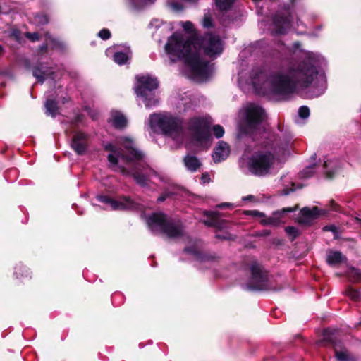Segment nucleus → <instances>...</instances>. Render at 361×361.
<instances>
[{"label": "nucleus", "instance_id": "6e6552de", "mask_svg": "<svg viewBox=\"0 0 361 361\" xmlns=\"http://www.w3.org/2000/svg\"><path fill=\"white\" fill-rule=\"evenodd\" d=\"M136 79L135 90L137 97L142 100L146 108L155 106L159 102L154 92L159 85L157 80L148 75H137Z\"/></svg>", "mask_w": 361, "mask_h": 361}, {"label": "nucleus", "instance_id": "58836bf2", "mask_svg": "<svg viewBox=\"0 0 361 361\" xmlns=\"http://www.w3.org/2000/svg\"><path fill=\"white\" fill-rule=\"evenodd\" d=\"M312 167H308L303 172H302V176L303 177L305 178H308V177H310L312 176V174L313 173V171H312Z\"/></svg>", "mask_w": 361, "mask_h": 361}, {"label": "nucleus", "instance_id": "423d86ee", "mask_svg": "<svg viewBox=\"0 0 361 361\" xmlns=\"http://www.w3.org/2000/svg\"><path fill=\"white\" fill-rule=\"evenodd\" d=\"M280 161L269 151H259L250 159L248 167L250 172L257 176H265L279 168Z\"/></svg>", "mask_w": 361, "mask_h": 361}, {"label": "nucleus", "instance_id": "0eeeda50", "mask_svg": "<svg viewBox=\"0 0 361 361\" xmlns=\"http://www.w3.org/2000/svg\"><path fill=\"white\" fill-rule=\"evenodd\" d=\"M209 121L204 118H193L188 124V129L192 136V144L197 149H207L212 144L209 133Z\"/></svg>", "mask_w": 361, "mask_h": 361}, {"label": "nucleus", "instance_id": "aec40b11", "mask_svg": "<svg viewBox=\"0 0 361 361\" xmlns=\"http://www.w3.org/2000/svg\"><path fill=\"white\" fill-rule=\"evenodd\" d=\"M183 161L186 169L192 172L196 171L201 166L200 160L192 155L185 156Z\"/></svg>", "mask_w": 361, "mask_h": 361}, {"label": "nucleus", "instance_id": "4be33fe9", "mask_svg": "<svg viewBox=\"0 0 361 361\" xmlns=\"http://www.w3.org/2000/svg\"><path fill=\"white\" fill-rule=\"evenodd\" d=\"M129 59H130L129 51H127V52L117 51L114 55V61L119 65L125 64L129 60Z\"/></svg>", "mask_w": 361, "mask_h": 361}, {"label": "nucleus", "instance_id": "2eb2a0df", "mask_svg": "<svg viewBox=\"0 0 361 361\" xmlns=\"http://www.w3.org/2000/svg\"><path fill=\"white\" fill-rule=\"evenodd\" d=\"M87 146V135L83 133L78 132L73 136L71 147L78 154H83Z\"/></svg>", "mask_w": 361, "mask_h": 361}, {"label": "nucleus", "instance_id": "f03ea898", "mask_svg": "<svg viewBox=\"0 0 361 361\" xmlns=\"http://www.w3.org/2000/svg\"><path fill=\"white\" fill-rule=\"evenodd\" d=\"M197 44L194 39L174 33L168 38L164 48L171 61L184 60L190 68L193 79L197 82H204L211 76L212 66L200 59Z\"/></svg>", "mask_w": 361, "mask_h": 361}, {"label": "nucleus", "instance_id": "412c9836", "mask_svg": "<svg viewBox=\"0 0 361 361\" xmlns=\"http://www.w3.org/2000/svg\"><path fill=\"white\" fill-rule=\"evenodd\" d=\"M111 121L112 125L116 128H122L127 124V120L125 116L118 112H113L111 114Z\"/></svg>", "mask_w": 361, "mask_h": 361}, {"label": "nucleus", "instance_id": "c756f323", "mask_svg": "<svg viewBox=\"0 0 361 361\" xmlns=\"http://www.w3.org/2000/svg\"><path fill=\"white\" fill-rule=\"evenodd\" d=\"M212 130H213L214 134L216 138H220V137H223V135L224 134V129L220 125L214 126Z\"/></svg>", "mask_w": 361, "mask_h": 361}, {"label": "nucleus", "instance_id": "5fc2aeb1", "mask_svg": "<svg viewBox=\"0 0 361 361\" xmlns=\"http://www.w3.org/2000/svg\"><path fill=\"white\" fill-rule=\"evenodd\" d=\"M185 251L187 252H190L189 249H185Z\"/></svg>", "mask_w": 361, "mask_h": 361}, {"label": "nucleus", "instance_id": "20e7f679", "mask_svg": "<svg viewBox=\"0 0 361 361\" xmlns=\"http://www.w3.org/2000/svg\"><path fill=\"white\" fill-rule=\"evenodd\" d=\"M149 125L152 129H159L173 140H179L182 137L181 121L170 114H153L149 117Z\"/></svg>", "mask_w": 361, "mask_h": 361}, {"label": "nucleus", "instance_id": "39448f33", "mask_svg": "<svg viewBox=\"0 0 361 361\" xmlns=\"http://www.w3.org/2000/svg\"><path fill=\"white\" fill-rule=\"evenodd\" d=\"M147 225L153 233H164L170 238H179L183 233L181 224L167 219L163 213H154L147 219Z\"/></svg>", "mask_w": 361, "mask_h": 361}, {"label": "nucleus", "instance_id": "4468645a", "mask_svg": "<svg viewBox=\"0 0 361 361\" xmlns=\"http://www.w3.org/2000/svg\"><path fill=\"white\" fill-rule=\"evenodd\" d=\"M274 25L276 27V33L283 34L292 25V16L287 13V15H276L274 20Z\"/></svg>", "mask_w": 361, "mask_h": 361}, {"label": "nucleus", "instance_id": "393cba45", "mask_svg": "<svg viewBox=\"0 0 361 361\" xmlns=\"http://www.w3.org/2000/svg\"><path fill=\"white\" fill-rule=\"evenodd\" d=\"M217 8L221 11L227 10L231 7L235 0H214Z\"/></svg>", "mask_w": 361, "mask_h": 361}, {"label": "nucleus", "instance_id": "79ce46f5", "mask_svg": "<svg viewBox=\"0 0 361 361\" xmlns=\"http://www.w3.org/2000/svg\"><path fill=\"white\" fill-rule=\"evenodd\" d=\"M21 269H25V268L23 267V266H18L16 268V271H15V274L17 275V276H23V274L18 272V271H20Z\"/></svg>", "mask_w": 361, "mask_h": 361}, {"label": "nucleus", "instance_id": "6e6d98bb", "mask_svg": "<svg viewBox=\"0 0 361 361\" xmlns=\"http://www.w3.org/2000/svg\"><path fill=\"white\" fill-rule=\"evenodd\" d=\"M2 51V47L0 45V54L1 53Z\"/></svg>", "mask_w": 361, "mask_h": 361}, {"label": "nucleus", "instance_id": "c85d7f7f", "mask_svg": "<svg viewBox=\"0 0 361 361\" xmlns=\"http://www.w3.org/2000/svg\"><path fill=\"white\" fill-rule=\"evenodd\" d=\"M35 23L37 25H44L48 23V18L44 14H37L34 18Z\"/></svg>", "mask_w": 361, "mask_h": 361}, {"label": "nucleus", "instance_id": "37998d69", "mask_svg": "<svg viewBox=\"0 0 361 361\" xmlns=\"http://www.w3.org/2000/svg\"><path fill=\"white\" fill-rule=\"evenodd\" d=\"M324 231H335L336 230V227L334 226H326L324 228Z\"/></svg>", "mask_w": 361, "mask_h": 361}, {"label": "nucleus", "instance_id": "f704fd0d", "mask_svg": "<svg viewBox=\"0 0 361 361\" xmlns=\"http://www.w3.org/2000/svg\"><path fill=\"white\" fill-rule=\"evenodd\" d=\"M286 232L289 235H292L293 237H295L298 234L297 229L293 226H287L286 228Z\"/></svg>", "mask_w": 361, "mask_h": 361}, {"label": "nucleus", "instance_id": "a878e982", "mask_svg": "<svg viewBox=\"0 0 361 361\" xmlns=\"http://www.w3.org/2000/svg\"><path fill=\"white\" fill-rule=\"evenodd\" d=\"M48 71H42L39 68H35L33 70V75L37 79V80L40 82H43L45 80V78L48 76Z\"/></svg>", "mask_w": 361, "mask_h": 361}, {"label": "nucleus", "instance_id": "a211bd4d", "mask_svg": "<svg viewBox=\"0 0 361 361\" xmlns=\"http://www.w3.org/2000/svg\"><path fill=\"white\" fill-rule=\"evenodd\" d=\"M346 262V257L339 251L329 250L326 254V262L330 266H338Z\"/></svg>", "mask_w": 361, "mask_h": 361}, {"label": "nucleus", "instance_id": "a19ab883", "mask_svg": "<svg viewBox=\"0 0 361 361\" xmlns=\"http://www.w3.org/2000/svg\"><path fill=\"white\" fill-rule=\"evenodd\" d=\"M171 195V193L170 192H166L162 195H161L160 197H158L157 199V201L159 202H161L163 201H164L166 200V198L169 196H170Z\"/></svg>", "mask_w": 361, "mask_h": 361}, {"label": "nucleus", "instance_id": "6ab92c4d", "mask_svg": "<svg viewBox=\"0 0 361 361\" xmlns=\"http://www.w3.org/2000/svg\"><path fill=\"white\" fill-rule=\"evenodd\" d=\"M290 146V139L286 138L283 140H275L271 145V149L278 155L284 154Z\"/></svg>", "mask_w": 361, "mask_h": 361}, {"label": "nucleus", "instance_id": "bf43d9fd", "mask_svg": "<svg viewBox=\"0 0 361 361\" xmlns=\"http://www.w3.org/2000/svg\"><path fill=\"white\" fill-rule=\"evenodd\" d=\"M42 48L46 49L47 47H42Z\"/></svg>", "mask_w": 361, "mask_h": 361}, {"label": "nucleus", "instance_id": "052dcab7", "mask_svg": "<svg viewBox=\"0 0 361 361\" xmlns=\"http://www.w3.org/2000/svg\"><path fill=\"white\" fill-rule=\"evenodd\" d=\"M1 13V11H0V13Z\"/></svg>", "mask_w": 361, "mask_h": 361}, {"label": "nucleus", "instance_id": "c03bdc74", "mask_svg": "<svg viewBox=\"0 0 361 361\" xmlns=\"http://www.w3.org/2000/svg\"><path fill=\"white\" fill-rule=\"evenodd\" d=\"M334 161H324V166L325 169H327L328 167L334 166Z\"/></svg>", "mask_w": 361, "mask_h": 361}, {"label": "nucleus", "instance_id": "5701e85b", "mask_svg": "<svg viewBox=\"0 0 361 361\" xmlns=\"http://www.w3.org/2000/svg\"><path fill=\"white\" fill-rule=\"evenodd\" d=\"M46 113L49 116L54 117L58 114L57 104L54 101L48 100L45 104Z\"/></svg>", "mask_w": 361, "mask_h": 361}, {"label": "nucleus", "instance_id": "8fccbe9b", "mask_svg": "<svg viewBox=\"0 0 361 361\" xmlns=\"http://www.w3.org/2000/svg\"><path fill=\"white\" fill-rule=\"evenodd\" d=\"M48 40H49V42H47V44L49 43H54V39H52L51 37H49Z\"/></svg>", "mask_w": 361, "mask_h": 361}, {"label": "nucleus", "instance_id": "1a4fd4ad", "mask_svg": "<svg viewBox=\"0 0 361 361\" xmlns=\"http://www.w3.org/2000/svg\"><path fill=\"white\" fill-rule=\"evenodd\" d=\"M242 125L245 131L252 133L259 129L265 118L264 109L255 104H248L243 107L241 112Z\"/></svg>", "mask_w": 361, "mask_h": 361}, {"label": "nucleus", "instance_id": "f257e3e1", "mask_svg": "<svg viewBox=\"0 0 361 361\" xmlns=\"http://www.w3.org/2000/svg\"><path fill=\"white\" fill-rule=\"evenodd\" d=\"M307 61L308 64H288L273 71L254 70L251 84L259 94H286L293 92L297 86L309 87L316 79L317 92L310 97H318L326 88L325 78L318 74L314 66L319 61V56L309 53Z\"/></svg>", "mask_w": 361, "mask_h": 361}, {"label": "nucleus", "instance_id": "3c124183", "mask_svg": "<svg viewBox=\"0 0 361 361\" xmlns=\"http://www.w3.org/2000/svg\"><path fill=\"white\" fill-rule=\"evenodd\" d=\"M331 204H332V209L333 210H336V208L334 207L335 206V203L334 201H331Z\"/></svg>", "mask_w": 361, "mask_h": 361}, {"label": "nucleus", "instance_id": "e433bc0d", "mask_svg": "<svg viewBox=\"0 0 361 361\" xmlns=\"http://www.w3.org/2000/svg\"><path fill=\"white\" fill-rule=\"evenodd\" d=\"M203 25L205 27H209L212 25V20L210 16H205L203 19Z\"/></svg>", "mask_w": 361, "mask_h": 361}, {"label": "nucleus", "instance_id": "ddd939ff", "mask_svg": "<svg viewBox=\"0 0 361 361\" xmlns=\"http://www.w3.org/2000/svg\"><path fill=\"white\" fill-rule=\"evenodd\" d=\"M297 208L298 207L295 206L293 207H286L281 210H277L276 212H274L271 216L265 217V219H262V220H260V222L263 225L266 226H279L281 224L284 223L283 218L285 214L295 212L297 209Z\"/></svg>", "mask_w": 361, "mask_h": 361}, {"label": "nucleus", "instance_id": "9d476101", "mask_svg": "<svg viewBox=\"0 0 361 361\" xmlns=\"http://www.w3.org/2000/svg\"><path fill=\"white\" fill-rule=\"evenodd\" d=\"M195 42L197 43V48L200 51V54L203 50L204 54L210 58H215L220 55L224 49L221 39L212 34H207L201 39H195ZM200 59L204 61L200 56Z\"/></svg>", "mask_w": 361, "mask_h": 361}, {"label": "nucleus", "instance_id": "ea45409f", "mask_svg": "<svg viewBox=\"0 0 361 361\" xmlns=\"http://www.w3.org/2000/svg\"><path fill=\"white\" fill-rule=\"evenodd\" d=\"M201 179L204 183L210 182V176L208 173L202 174Z\"/></svg>", "mask_w": 361, "mask_h": 361}, {"label": "nucleus", "instance_id": "dca6fc26", "mask_svg": "<svg viewBox=\"0 0 361 361\" xmlns=\"http://www.w3.org/2000/svg\"><path fill=\"white\" fill-rule=\"evenodd\" d=\"M300 221L303 224H308L314 219L320 215L326 214L325 210L319 209L318 207H314L312 209L309 207H304L300 210Z\"/></svg>", "mask_w": 361, "mask_h": 361}, {"label": "nucleus", "instance_id": "473e14b6", "mask_svg": "<svg viewBox=\"0 0 361 361\" xmlns=\"http://www.w3.org/2000/svg\"><path fill=\"white\" fill-rule=\"evenodd\" d=\"M216 212H205L204 214L209 217H211L212 219L209 221H205L204 224L209 226H212L214 225V219L216 218Z\"/></svg>", "mask_w": 361, "mask_h": 361}, {"label": "nucleus", "instance_id": "09e8293b", "mask_svg": "<svg viewBox=\"0 0 361 361\" xmlns=\"http://www.w3.org/2000/svg\"><path fill=\"white\" fill-rule=\"evenodd\" d=\"M121 172L123 174H128V171L126 170L124 168H121Z\"/></svg>", "mask_w": 361, "mask_h": 361}, {"label": "nucleus", "instance_id": "de8ad7c7", "mask_svg": "<svg viewBox=\"0 0 361 361\" xmlns=\"http://www.w3.org/2000/svg\"><path fill=\"white\" fill-rule=\"evenodd\" d=\"M325 173L328 178H332L334 174L335 173V171H326Z\"/></svg>", "mask_w": 361, "mask_h": 361}, {"label": "nucleus", "instance_id": "4d7b16f0", "mask_svg": "<svg viewBox=\"0 0 361 361\" xmlns=\"http://www.w3.org/2000/svg\"><path fill=\"white\" fill-rule=\"evenodd\" d=\"M159 178H160V180H164V178H163V177H161V176H159Z\"/></svg>", "mask_w": 361, "mask_h": 361}, {"label": "nucleus", "instance_id": "72a5a7b5", "mask_svg": "<svg viewBox=\"0 0 361 361\" xmlns=\"http://www.w3.org/2000/svg\"><path fill=\"white\" fill-rule=\"evenodd\" d=\"M98 36L102 39H108L111 37V32L107 29H102L99 33Z\"/></svg>", "mask_w": 361, "mask_h": 361}, {"label": "nucleus", "instance_id": "49530a36", "mask_svg": "<svg viewBox=\"0 0 361 361\" xmlns=\"http://www.w3.org/2000/svg\"><path fill=\"white\" fill-rule=\"evenodd\" d=\"M231 204L228 203H223L219 205H218V207L219 208H225V207H231Z\"/></svg>", "mask_w": 361, "mask_h": 361}, {"label": "nucleus", "instance_id": "7ed1b4c3", "mask_svg": "<svg viewBox=\"0 0 361 361\" xmlns=\"http://www.w3.org/2000/svg\"><path fill=\"white\" fill-rule=\"evenodd\" d=\"M118 144L122 145L124 149L121 152L117 150L111 144L105 146L106 150L111 152L108 156L109 162L115 166L118 160L123 159L128 163H135V167L132 171L131 175L137 184L144 187L147 185V182L153 176H157V173L152 170L144 161V154L134 147V143L131 138L128 137H119Z\"/></svg>", "mask_w": 361, "mask_h": 361}, {"label": "nucleus", "instance_id": "2f4dec72", "mask_svg": "<svg viewBox=\"0 0 361 361\" xmlns=\"http://www.w3.org/2000/svg\"><path fill=\"white\" fill-rule=\"evenodd\" d=\"M244 213L245 214H247V215H251V216H253L255 217H259L261 219V220L262 219H265V215L264 213L262 212H260L257 210H247V211H245Z\"/></svg>", "mask_w": 361, "mask_h": 361}, {"label": "nucleus", "instance_id": "b1692460", "mask_svg": "<svg viewBox=\"0 0 361 361\" xmlns=\"http://www.w3.org/2000/svg\"><path fill=\"white\" fill-rule=\"evenodd\" d=\"M336 357L338 361H353V359L346 350H339L337 347L335 348Z\"/></svg>", "mask_w": 361, "mask_h": 361}, {"label": "nucleus", "instance_id": "7c9ffc66", "mask_svg": "<svg viewBox=\"0 0 361 361\" xmlns=\"http://www.w3.org/2000/svg\"><path fill=\"white\" fill-rule=\"evenodd\" d=\"M299 116L302 118H307L310 116V109L306 106H301L298 110Z\"/></svg>", "mask_w": 361, "mask_h": 361}, {"label": "nucleus", "instance_id": "603ef678", "mask_svg": "<svg viewBox=\"0 0 361 361\" xmlns=\"http://www.w3.org/2000/svg\"><path fill=\"white\" fill-rule=\"evenodd\" d=\"M288 193H289L288 191H287L286 190H283V195H288Z\"/></svg>", "mask_w": 361, "mask_h": 361}, {"label": "nucleus", "instance_id": "bb28decb", "mask_svg": "<svg viewBox=\"0 0 361 361\" xmlns=\"http://www.w3.org/2000/svg\"><path fill=\"white\" fill-rule=\"evenodd\" d=\"M346 295L353 300L359 301L361 300L360 293L357 290L353 289V288H348Z\"/></svg>", "mask_w": 361, "mask_h": 361}, {"label": "nucleus", "instance_id": "9b49d317", "mask_svg": "<svg viewBox=\"0 0 361 361\" xmlns=\"http://www.w3.org/2000/svg\"><path fill=\"white\" fill-rule=\"evenodd\" d=\"M252 277L247 288L251 290L267 289L266 281L267 276L262 271L260 266L257 263H253L250 267Z\"/></svg>", "mask_w": 361, "mask_h": 361}, {"label": "nucleus", "instance_id": "f3484780", "mask_svg": "<svg viewBox=\"0 0 361 361\" xmlns=\"http://www.w3.org/2000/svg\"><path fill=\"white\" fill-rule=\"evenodd\" d=\"M229 153L230 147L224 141H220L214 150L213 159L215 162H220L226 159Z\"/></svg>", "mask_w": 361, "mask_h": 361}, {"label": "nucleus", "instance_id": "4c0bfd02", "mask_svg": "<svg viewBox=\"0 0 361 361\" xmlns=\"http://www.w3.org/2000/svg\"><path fill=\"white\" fill-rule=\"evenodd\" d=\"M26 37L32 42H35V41H37L39 39V35L36 32H34V33L27 32V33H26Z\"/></svg>", "mask_w": 361, "mask_h": 361}, {"label": "nucleus", "instance_id": "13d9d810", "mask_svg": "<svg viewBox=\"0 0 361 361\" xmlns=\"http://www.w3.org/2000/svg\"><path fill=\"white\" fill-rule=\"evenodd\" d=\"M328 332H329V330H326V331H325V334H324V335L326 336V335L327 334V333H328Z\"/></svg>", "mask_w": 361, "mask_h": 361}, {"label": "nucleus", "instance_id": "cd10ccee", "mask_svg": "<svg viewBox=\"0 0 361 361\" xmlns=\"http://www.w3.org/2000/svg\"><path fill=\"white\" fill-rule=\"evenodd\" d=\"M180 25L187 33L193 34L195 30L193 24L190 21L180 22Z\"/></svg>", "mask_w": 361, "mask_h": 361}, {"label": "nucleus", "instance_id": "a18cd8bd", "mask_svg": "<svg viewBox=\"0 0 361 361\" xmlns=\"http://www.w3.org/2000/svg\"><path fill=\"white\" fill-rule=\"evenodd\" d=\"M254 198L255 197L253 195H250L243 197V201L252 200H254Z\"/></svg>", "mask_w": 361, "mask_h": 361}, {"label": "nucleus", "instance_id": "864d4df0", "mask_svg": "<svg viewBox=\"0 0 361 361\" xmlns=\"http://www.w3.org/2000/svg\"><path fill=\"white\" fill-rule=\"evenodd\" d=\"M216 237H217V238H222V239H225V238H226V237H224V236H221V235H216Z\"/></svg>", "mask_w": 361, "mask_h": 361}, {"label": "nucleus", "instance_id": "c9c22d12", "mask_svg": "<svg viewBox=\"0 0 361 361\" xmlns=\"http://www.w3.org/2000/svg\"><path fill=\"white\" fill-rule=\"evenodd\" d=\"M135 6H139L145 5L147 3H152L154 0H132Z\"/></svg>", "mask_w": 361, "mask_h": 361}, {"label": "nucleus", "instance_id": "f8f14e48", "mask_svg": "<svg viewBox=\"0 0 361 361\" xmlns=\"http://www.w3.org/2000/svg\"><path fill=\"white\" fill-rule=\"evenodd\" d=\"M97 199L99 202L106 205V209L112 210H124L130 209L134 207V202L126 197H121L117 200L110 198L107 196H98Z\"/></svg>", "mask_w": 361, "mask_h": 361}]
</instances>
